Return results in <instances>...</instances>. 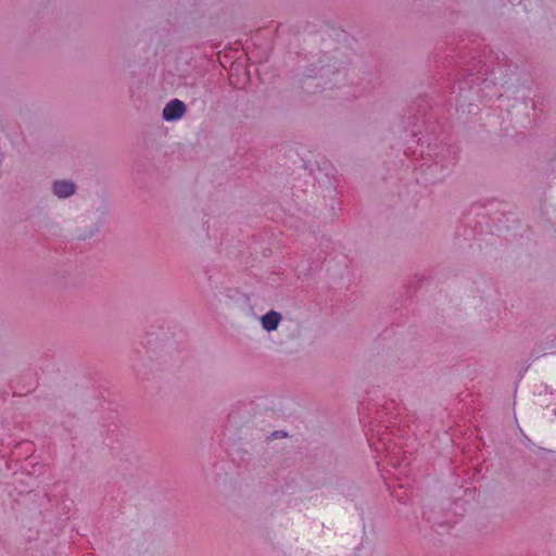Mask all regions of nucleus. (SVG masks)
Returning <instances> with one entry per match:
<instances>
[{
	"label": "nucleus",
	"instance_id": "f03ea898",
	"mask_svg": "<svg viewBox=\"0 0 556 556\" xmlns=\"http://www.w3.org/2000/svg\"><path fill=\"white\" fill-rule=\"evenodd\" d=\"M52 191L59 199H66L76 192V185L68 180H55Z\"/></svg>",
	"mask_w": 556,
	"mask_h": 556
},
{
	"label": "nucleus",
	"instance_id": "39448f33",
	"mask_svg": "<svg viewBox=\"0 0 556 556\" xmlns=\"http://www.w3.org/2000/svg\"><path fill=\"white\" fill-rule=\"evenodd\" d=\"M473 76H475L473 74H469V75H468V77L470 78V81H472Z\"/></svg>",
	"mask_w": 556,
	"mask_h": 556
},
{
	"label": "nucleus",
	"instance_id": "7ed1b4c3",
	"mask_svg": "<svg viewBox=\"0 0 556 556\" xmlns=\"http://www.w3.org/2000/svg\"><path fill=\"white\" fill-rule=\"evenodd\" d=\"M281 318L282 317L280 313L276 311H269L261 318L262 327L268 332L274 331L278 328Z\"/></svg>",
	"mask_w": 556,
	"mask_h": 556
},
{
	"label": "nucleus",
	"instance_id": "f257e3e1",
	"mask_svg": "<svg viewBox=\"0 0 556 556\" xmlns=\"http://www.w3.org/2000/svg\"><path fill=\"white\" fill-rule=\"evenodd\" d=\"M186 112V105L182 101L178 99L170 100L165 108L163 109L162 116L167 122L177 121Z\"/></svg>",
	"mask_w": 556,
	"mask_h": 556
},
{
	"label": "nucleus",
	"instance_id": "20e7f679",
	"mask_svg": "<svg viewBox=\"0 0 556 556\" xmlns=\"http://www.w3.org/2000/svg\"><path fill=\"white\" fill-rule=\"evenodd\" d=\"M376 435L378 438V444H381L384 451L388 453H394L391 445L394 435L392 431H389L387 428L382 431L378 429Z\"/></svg>",
	"mask_w": 556,
	"mask_h": 556
}]
</instances>
